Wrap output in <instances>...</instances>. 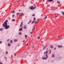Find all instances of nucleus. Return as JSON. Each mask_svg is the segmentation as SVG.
Wrapping results in <instances>:
<instances>
[{
    "instance_id": "nucleus-33",
    "label": "nucleus",
    "mask_w": 64,
    "mask_h": 64,
    "mask_svg": "<svg viewBox=\"0 0 64 64\" xmlns=\"http://www.w3.org/2000/svg\"><path fill=\"white\" fill-rule=\"evenodd\" d=\"M55 18H57V16H55Z\"/></svg>"
},
{
    "instance_id": "nucleus-51",
    "label": "nucleus",
    "mask_w": 64,
    "mask_h": 64,
    "mask_svg": "<svg viewBox=\"0 0 64 64\" xmlns=\"http://www.w3.org/2000/svg\"><path fill=\"white\" fill-rule=\"evenodd\" d=\"M35 22H36V21H37V20H35Z\"/></svg>"
},
{
    "instance_id": "nucleus-12",
    "label": "nucleus",
    "mask_w": 64,
    "mask_h": 64,
    "mask_svg": "<svg viewBox=\"0 0 64 64\" xmlns=\"http://www.w3.org/2000/svg\"><path fill=\"white\" fill-rule=\"evenodd\" d=\"M50 47L51 48H53V46H51Z\"/></svg>"
},
{
    "instance_id": "nucleus-14",
    "label": "nucleus",
    "mask_w": 64,
    "mask_h": 64,
    "mask_svg": "<svg viewBox=\"0 0 64 64\" xmlns=\"http://www.w3.org/2000/svg\"><path fill=\"white\" fill-rule=\"evenodd\" d=\"M19 30L20 31H22V28H20V29Z\"/></svg>"
},
{
    "instance_id": "nucleus-36",
    "label": "nucleus",
    "mask_w": 64,
    "mask_h": 64,
    "mask_svg": "<svg viewBox=\"0 0 64 64\" xmlns=\"http://www.w3.org/2000/svg\"><path fill=\"white\" fill-rule=\"evenodd\" d=\"M30 34H32V32H30Z\"/></svg>"
},
{
    "instance_id": "nucleus-26",
    "label": "nucleus",
    "mask_w": 64,
    "mask_h": 64,
    "mask_svg": "<svg viewBox=\"0 0 64 64\" xmlns=\"http://www.w3.org/2000/svg\"><path fill=\"white\" fill-rule=\"evenodd\" d=\"M19 34H20V35H21V34H22L21 33V32H20L19 33Z\"/></svg>"
},
{
    "instance_id": "nucleus-44",
    "label": "nucleus",
    "mask_w": 64,
    "mask_h": 64,
    "mask_svg": "<svg viewBox=\"0 0 64 64\" xmlns=\"http://www.w3.org/2000/svg\"><path fill=\"white\" fill-rule=\"evenodd\" d=\"M4 58H6V59H7V58H6V57H4Z\"/></svg>"
},
{
    "instance_id": "nucleus-25",
    "label": "nucleus",
    "mask_w": 64,
    "mask_h": 64,
    "mask_svg": "<svg viewBox=\"0 0 64 64\" xmlns=\"http://www.w3.org/2000/svg\"><path fill=\"white\" fill-rule=\"evenodd\" d=\"M20 14V13L18 12L16 14V15H18V14Z\"/></svg>"
},
{
    "instance_id": "nucleus-19",
    "label": "nucleus",
    "mask_w": 64,
    "mask_h": 64,
    "mask_svg": "<svg viewBox=\"0 0 64 64\" xmlns=\"http://www.w3.org/2000/svg\"><path fill=\"white\" fill-rule=\"evenodd\" d=\"M8 52L7 51H6V54H8Z\"/></svg>"
},
{
    "instance_id": "nucleus-1",
    "label": "nucleus",
    "mask_w": 64,
    "mask_h": 64,
    "mask_svg": "<svg viewBox=\"0 0 64 64\" xmlns=\"http://www.w3.org/2000/svg\"><path fill=\"white\" fill-rule=\"evenodd\" d=\"M8 20H6V21L3 24V27H4V28L6 29H8L9 28V26L7 25V22Z\"/></svg>"
},
{
    "instance_id": "nucleus-37",
    "label": "nucleus",
    "mask_w": 64,
    "mask_h": 64,
    "mask_svg": "<svg viewBox=\"0 0 64 64\" xmlns=\"http://www.w3.org/2000/svg\"><path fill=\"white\" fill-rule=\"evenodd\" d=\"M14 54V56H16V55H17L16 54Z\"/></svg>"
},
{
    "instance_id": "nucleus-18",
    "label": "nucleus",
    "mask_w": 64,
    "mask_h": 64,
    "mask_svg": "<svg viewBox=\"0 0 64 64\" xmlns=\"http://www.w3.org/2000/svg\"><path fill=\"white\" fill-rule=\"evenodd\" d=\"M54 57V54H53L52 55V57L53 58V57Z\"/></svg>"
},
{
    "instance_id": "nucleus-52",
    "label": "nucleus",
    "mask_w": 64,
    "mask_h": 64,
    "mask_svg": "<svg viewBox=\"0 0 64 64\" xmlns=\"http://www.w3.org/2000/svg\"><path fill=\"white\" fill-rule=\"evenodd\" d=\"M19 11H20L21 10H19Z\"/></svg>"
},
{
    "instance_id": "nucleus-28",
    "label": "nucleus",
    "mask_w": 64,
    "mask_h": 64,
    "mask_svg": "<svg viewBox=\"0 0 64 64\" xmlns=\"http://www.w3.org/2000/svg\"><path fill=\"white\" fill-rule=\"evenodd\" d=\"M26 46H28V44L27 43V44L26 45Z\"/></svg>"
},
{
    "instance_id": "nucleus-55",
    "label": "nucleus",
    "mask_w": 64,
    "mask_h": 64,
    "mask_svg": "<svg viewBox=\"0 0 64 64\" xmlns=\"http://www.w3.org/2000/svg\"><path fill=\"white\" fill-rule=\"evenodd\" d=\"M58 37H59V36H58Z\"/></svg>"
},
{
    "instance_id": "nucleus-58",
    "label": "nucleus",
    "mask_w": 64,
    "mask_h": 64,
    "mask_svg": "<svg viewBox=\"0 0 64 64\" xmlns=\"http://www.w3.org/2000/svg\"><path fill=\"white\" fill-rule=\"evenodd\" d=\"M23 6H24V5H23Z\"/></svg>"
},
{
    "instance_id": "nucleus-32",
    "label": "nucleus",
    "mask_w": 64,
    "mask_h": 64,
    "mask_svg": "<svg viewBox=\"0 0 64 64\" xmlns=\"http://www.w3.org/2000/svg\"><path fill=\"white\" fill-rule=\"evenodd\" d=\"M12 13H15V12L13 11V12H12Z\"/></svg>"
},
{
    "instance_id": "nucleus-5",
    "label": "nucleus",
    "mask_w": 64,
    "mask_h": 64,
    "mask_svg": "<svg viewBox=\"0 0 64 64\" xmlns=\"http://www.w3.org/2000/svg\"><path fill=\"white\" fill-rule=\"evenodd\" d=\"M24 29H27V26H24Z\"/></svg>"
},
{
    "instance_id": "nucleus-13",
    "label": "nucleus",
    "mask_w": 64,
    "mask_h": 64,
    "mask_svg": "<svg viewBox=\"0 0 64 64\" xmlns=\"http://www.w3.org/2000/svg\"><path fill=\"white\" fill-rule=\"evenodd\" d=\"M62 14L63 15V16H64V12H62Z\"/></svg>"
},
{
    "instance_id": "nucleus-23",
    "label": "nucleus",
    "mask_w": 64,
    "mask_h": 64,
    "mask_svg": "<svg viewBox=\"0 0 64 64\" xmlns=\"http://www.w3.org/2000/svg\"><path fill=\"white\" fill-rule=\"evenodd\" d=\"M9 40H10L9 39H8L7 40V42H8V41H9Z\"/></svg>"
},
{
    "instance_id": "nucleus-29",
    "label": "nucleus",
    "mask_w": 64,
    "mask_h": 64,
    "mask_svg": "<svg viewBox=\"0 0 64 64\" xmlns=\"http://www.w3.org/2000/svg\"><path fill=\"white\" fill-rule=\"evenodd\" d=\"M32 16H35V14H34L32 15Z\"/></svg>"
},
{
    "instance_id": "nucleus-50",
    "label": "nucleus",
    "mask_w": 64,
    "mask_h": 64,
    "mask_svg": "<svg viewBox=\"0 0 64 64\" xmlns=\"http://www.w3.org/2000/svg\"><path fill=\"white\" fill-rule=\"evenodd\" d=\"M34 46H32V48H34Z\"/></svg>"
},
{
    "instance_id": "nucleus-48",
    "label": "nucleus",
    "mask_w": 64,
    "mask_h": 64,
    "mask_svg": "<svg viewBox=\"0 0 64 64\" xmlns=\"http://www.w3.org/2000/svg\"><path fill=\"white\" fill-rule=\"evenodd\" d=\"M34 30H35V27H34Z\"/></svg>"
},
{
    "instance_id": "nucleus-27",
    "label": "nucleus",
    "mask_w": 64,
    "mask_h": 64,
    "mask_svg": "<svg viewBox=\"0 0 64 64\" xmlns=\"http://www.w3.org/2000/svg\"><path fill=\"white\" fill-rule=\"evenodd\" d=\"M10 42L11 44H12V40H10Z\"/></svg>"
},
{
    "instance_id": "nucleus-53",
    "label": "nucleus",
    "mask_w": 64,
    "mask_h": 64,
    "mask_svg": "<svg viewBox=\"0 0 64 64\" xmlns=\"http://www.w3.org/2000/svg\"><path fill=\"white\" fill-rule=\"evenodd\" d=\"M48 50V48H47V50Z\"/></svg>"
},
{
    "instance_id": "nucleus-8",
    "label": "nucleus",
    "mask_w": 64,
    "mask_h": 64,
    "mask_svg": "<svg viewBox=\"0 0 64 64\" xmlns=\"http://www.w3.org/2000/svg\"><path fill=\"white\" fill-rule=\"evenodd\" d=\"M57 3L58 4H60V1H57Z\"/></svg>"
},
{
    "instance_id": "nucleus-6",
    "label": "nucleus",
    "mask_w": 64,
    "mask_h": 64,
    "mask_svg": "<svg viewBox=\"0 0 64 64\" xmlns=\"http://www.w3.org/2000/svg\"><path fill=\"white\" fill-rule=\"evenodd\" d=\"M23 25V22H21V24L20 25V27H22V25Z\"/></svg>"
},
{
    "instance_id": "nucleus-10",
    "label": "nucleus",
    "mask_w": 64,
    "mask_h": 64,
    "mask_svg": "<svg viewBox=\"0 0 64 64\" xmlns=\"http://www.w3.org/2000/svg\"><path fill=\"white\" fill-rule=\"evenodd\" d=\"M45 49H46V47L45 46H44L43 47V50H45Z\"/></svg>"
},
{
    "instance_id": "nucleus-7",
    "label": "nucleus",
    "mask_w": 64,
    "mask_h": 64,
    "mask_svg": "<svg viewBox=\"0 0 64 64\" xmlns=\"http://www.w3.org/2000/svg\"><path fill=\"white\" fill-rule=\"evenodd\" d=\"M21 14L20 15V16H22H22H24V14L23 13H21Z\"/></svg>"
},
{
    "instance_id": "nucleus-35",
    "label": "nucleus",
    "mask_w": 64,
    "mask_h": 64,
    "mask_svg": "<svg viewBox=\"0 0 64 64\" xmlns=\"http://www.w3.org/2000/svg\"><path fill=\"white\" fill-rule=\"evenodd\" d=\"M31 22H32V20H30V21L29 22L30 23H31Z\"/></svg>"
},
{
    "instance_id": "nucleus-40",
    "label": "nucleus",
    "mask_w": 64,
    "mask_h": 64,
    "mask_svg": "<svg viewBox=\"0 0 64 64\" xmlns=\"http://www.w3.org/2000/svg\"><path fill=\"white\" fill-rule=\"evenodd\" d=\"M54 62V60L52 61V62Z\"/></svg>"
},
{
    "instance_id": "nucleus-38",
    "label": "nucleus",
    "mask_w": 64,
    "mask_h": 64,
    "mask_svg": "<svg viewBox=\"0 0 64 64\" xmlns=\"http://www.w3.org/2000/svg\"><path fill=\"white\" fill-rule=\"evenodd\" d=\"M14 15L13 14V15H12V17H14Z\"/></svg>"
},
{
    "instance_id": "nucleus-30",
    "label": "nucleus",
    "mask_w": 64,
    "mask_h": 64,
    "mask_svg": "<svg viewBox=\"0 0 64 64\" xmlns=\"http://www.w3.org/2000/svg\"><path fill=\"white\" fill-rule=\"evenodd\" d=\"M36 19V18H34V20H35Z\"/></svg>"
},
{
    "instance_id": "nucleus-2",
    "label": "nucleus",
    "mask_w": 64,
    "mask_h": 64,
    "mask_svg": "<svg viewBox=\"0 0 64 64\" xmlns=\"http://www.w3.org/2000/svg\"><path fill=\"white\" fill-rule=\"evenodd\" d=\"M29 8L31 10H34L35 9V8L33 6H31L29 7Z\"/></svg>"
},
{
    "instance_id": "nucleus-31",
    "label": "nucleus",
    "mask_w": 64,
    "mask_h": 64,
    "mask_svg": "<svg viewBox=\"0 0 64 64\" xmlns=\"http://www.w3.org/2000/svg\"><path fill=\"white\" fill-rule=\"evenodd\" d=\"M2 41H0V44H2Z\"/></svg>"
},
{
    "instance_id": "nucleus-21",
    "label": "nucleus",
    "mask_w": 64,
    "mask_h": 64,
    "mask_svg": "<svg viewBox=\"0 0 64 64\" xmlns=\"http://www.w3.org/2000/svg\"><path fill=\"white\" fill-rule=\"evenodd\" d=\"M8 46H11V44H8Z\"/></svg>"
},
{
    "instance_id": "nucleus-9",
    "label": "nucleus",
    "mask_w": 64,
    "mask_h": 64,
    "mask_svg": "<svg viewBox=\"0 0 64 64\" xmlns=\"http://www.w3.org/2000/svg\"><path fill=\"white\" fill-rule=\"evenodd\" d=\"M58 48H62V46H58Z\"/></svg>"
},
{
    "instance_id": "nucleus-54",
    "label": "nucleus",
    "mask_w": 64,
    "mask_h": 64,
    "mask_svg": "<svg viewBox=\"0 0 64 64\" xmlns=\"http://www.w3.org/2000/svg\"><path fill=\"white\" fill-rule=\"evenodd\" d=\"M43 59H45V58H43Z\"/></svg>"
},
{
    "instance_id": "nucleus-22",
    "label": "nucleus",
    "mask_w": 64,
    "mask_h": 64,
    "mask_svg": "<svg viewBox=\"0 0 64 64\" xmlns=\"http://www.w3.org/2000/svg\"><path fill=\"white\" fill-rule=\"evenodd\" d=\"M37 38H38V39H40V37L38 36V37H37Z\"/></svg>"
},
{
    "instance_id": "nucleus-20",
    "label": "nucleus",
    "mask_w": 64,
    "mask_h": 64,
    "mask_svg": "<svg viewBox=\"0 0 64 64\" xmlns=\"http://www.w3.org/2000/svg\"><path fill=\"white\" fill-rule=\"evenodd\" d=\"M12 21H15V20L14 19H12Z\"/></svg>"
},
{
    "instance_id": "nucleus-47",
    "label": "nucleus",
    "mask_w": 64,
    "mask_h": 64,
    "mask_svg": "<svg viewBox=\"0 0 64 64\" xmlns=\"http://www.w3.org/2000/svg\"><path fill=\"white\" fill-rule=\"evenodd\" d=\"M30 23L29 22H28V24H29Z\"/></svg>"
},
{
    "instance_id": "nucleus-42",
    "label": "nucleus",
    "mask_w": 64,
    "mask_h": 64,
    "mask_svg": "<svg viewBox=\"0 0 64 64\" xmlns=\"http://www.w3.org/2000/svg\"><path fill=\"white\" fill-rule=\"evenodd\" d=\"M46 52H44V54H46Z\"/></svg>"
},
{
    "instance_id": "nucleus-17",
    "label": "nucleus",
    "mask_w": 64,
    "mask_h": 64,
    "mask_svg": "<svg viewBox=\"0 0 64 64\" xmlns=\"http://www.w3.org/2000/svg\"><path fill=\"white\" fill-rule=\"evenodd\" d=\"M25 38H27V36L26 35H25Z\"/></svg>"
},
{
    "instance_id": "nucleus-56",
    "label": "nucleus",
    "mask_w": 64,
    "mask_h": 64,
    "mask_svg": "<svg viewBox=\"0 0 64 64\" xmlns=\"http://www.w3.org/2000/svg\"><path fill=\"white\" fill-rule=\"evenodd\" d=\"M20 45H19L18 46V47H19V46H20Z\"/></svg>"
},
{
    "instance_id": "nucleus-16",
    "label": "nucleus",
    "mask_w": 64,
    "mask_h": 64,
    "mask_svg": "<svg viewBox=\"0 0 64 64\" xmlns=\"http://www.w3.org/2000/svg\"><path fill=\"white\" fill-rule=\"evenodd\" d=\"M3 30V28H0V31H2Z\"/></svg>"
},
{
    "instance_id": "nucleus-43",
    "label": "nucleus",
    "mask_w": 64,
    "mask_h": 64,
    "mask_svg": "<svg viewBox=\"0 0 64 64\" xmlns=\"http://www.w3.org/2000/svg\"><path fill=\"white\" fill-rule=\"evenodd\" d=\"M0 64H3L2 62H0Z\"/></svg>"
},
{
    "instance_id": "nucleus-24",
    "label": "nucleus",
    "mask_w": 64,
    "mask_h": 64,
    "mask_svg": "<svg viewBox=\"0 0 64 64\" xmlns=\"http://www.w3.org/2000/svg\"><path fill=\"white\" fill-rule=\"evenodd\" d=\"M46 54L47 53H48V50H46Z\"/></svg>"
},
{
    "instance_id": "nucleus-45",
    "label": "nucleus",
    "mask_w": 64,
    "mask_h": 64,
    "mask_svg": "<svg viewBox=\"0 0 64 64\" xmlns=\"http://www.w3.org/2000/svg\"><path fill=\"white\" fill-rule=\"evenodd\" d=\"M37 20H38V21H39V19H38Z\"/></svg>"
},
{
    "instance_id": "nucleus-15",
    "label": "nucleus",
    "mask_w": 64,
    "mask_h": 64,
    "mask_svg": "<svg viewBox=\"0 0 64 64\" xmlns=\"http://www.w3.org/2000/svg\"><path fill=\"white\" fill-rule=\"evenodd\" d=\"M18 40H14V42H17Z\"/></svg>"
},
{
    "instance_id": "nucleus-4",
    "label": "nucleus",
    "mask_w": 64,
    "mask_h": 64,
    "mask_svg": "<svg viewBox=\"0 0 64 64\" xmlns=\"http://www.w3.org/2000/svg\"><path fill=\"white\" fill-rule=\"evenodd\" d=\"M48 55V54H46V58H45V59H47V58H48V56H47V55Z\"/></svg>"
},
{
    "instance_id": "nucleus-39",
    "label": "nucleus",
    "mask_w": 64,
    "mask_h": 64,
    "mask_svg": "<svg viewBox=\"0 0 64 64\" xmlns=\"http://www.w3.org/2000/svg\"><path fill=\"white\" fill-rule=\"evenodd\" d=\"M56 48L55 47L54 49V50H56Z\"/></svg>"
},
{
    "instance_id": "nucleus-41",
    "label": "nucleus",
    "mask_w": 64,
    "mask_h": 64,
    "mask_svg": "<svg viewBox=\"0 0 64 64\" xmlns=\"http://www.w3.org/2000/svg\"><path fill=\"white\" fill-rule=\"evenodd\" d=\"M47 18V16H46V17H45V18Z\"/></svg>"
},
{
    "instance_id": "nucleus-49",
    "label": "nucleus",
    "mask_w": 64,
    "mask_h": 64,
    "mask_svg": "<svg viewBox=\"0 0 64 64\" xmlns=\"http://www.w3.org/2000/svg\"><path fill=\"white\" fill-rule=\"evenodd\" d=\"M22 42H23V43H24V42H25V41H23Z\"/></svg>"
},
{
    "instance_id": "nucleus-34",
    "label": "nucleus",
    "mask_w": 64,
    "mask_h": 64,
    "mask_svg": "<svg viewBox=\"0 0 64 64\" xmlns=\"http://www.w3.org/2000/svg\"><path fill=\"white\" fill-rule=\"evenodd\" d=\"M51 50H50L49 54H50V53H51Z\"/></svg>"
},
{
    "instance_id": "nucleus-11",
    "label": "nucleus",
    "mask_w": 64,
    "mask_h": 64,
    "mask_svg": "<svg viewBox=\"0 0 64 64\" xmlns=\"http://www.w3.org/2000/svg\"><path fill=\"white\" fill-rule=\"evenodd\" d=\"M49 2H52V1H53V0H48Z\"/></svg>"
},
{
    "instance_id": "nucleus-57",
    "label": "nucleus",
    "mask_w": 64,
    "mask_h": 64,
    "mask_svg": "<svg viewBox=\"0 0 64 64\" xmlns=\"http://www.w3.org/2000/svg\"><path fill=\"white\" fill-rule=\"evenodd\" d=\"M27 54H28V52H27Z\"/></svg>"
},
{
    "instance_id": "nucleus-46",
    "label": "nucleus",
    "mask_w": 64,
    "mask_h": 64,
    "mask_svg": "<svg viewBox=\"0 0 64 64\" xmlns=\"http://www.w3.org/2000/svg\"><path fill=\"white\" fill-rule=\"evenodd\" d=\"M20 1L19 0H18V3Z\"/></svg>"
},
{
    "instance_id": "nucleus-3",
    "label": "nucleus",
    "mask_w": 64,
    "mask_h": 64,
    "mask_svg": "<svg viewBox=\"0 0 64 64\" xmlns=\"http://www.w3.org/2000/svg\"><path fill=\"white\" fill-rule=\"evenodd\" d=\"M37 23L38 22H36L35 20H34L33 21H32V24H33V23Z\"/></svg>"
}]
</instances>
